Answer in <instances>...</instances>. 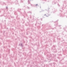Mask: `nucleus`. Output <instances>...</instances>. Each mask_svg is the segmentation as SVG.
Wrapping results in <instances>:
<instances>
[{
	"mask_svg": "<svg viewBox=\"0 0 67 67\" xmlns=\"http://www.w3.org/2000/svg\"><path fill=\"white\" fill-rule=\"evenodd\" d=\"M28 4H30V0H29L28 1Z\"/></svg>",
	"mask_w": 67,
	"mask_h": 67,
	"instance_id": "obj_1",
	"label": "nucleus"
},
{
	"mask_svg": "<svg viewBox=\"0 0 67 67\" xmlns=\"http://www.w3.org/2000/svg\"><path fill=\"white\" fill-rule=\"evenodd\" d=\"M48 15V16L46 15V16H47V17H48V16H49V15Z\"/></svg>",
	"mask_w": 67,
	"mask_h": 67,
	"instance_id": "obj_2",
	"label": "nucleus"
},
{
	"mask_svg": "<svg viewBox=\"0 0 67 67\" xmlns=\"http://www.w3.org/2000/svg\"><path fill=\"white\" fill-rule=\"evenodd\" d=\"M21 46L22 47H23V45H22V44H21Z\"/></svg>",
	"mask_w": 67,
	"mask_h": 67,
	"instance_id": "obj_3",
	"label": "nucleus"
},
{
	"mask_svg": "<svg viewBox=\"0 0 67 67\" xmlns=\"http://www.w3.org/2000/svg\"><path fill=\"white\" fill-rule=\"evenodd\" d=\"M38 4H36L35 5V6H36Z\"/></svg>",
	"mask_w": 67,
	"mask_h": 67,
	"instance_id": "obj_4",
	"label": "nucleus"
},
{
	"mask_svg": "<svg viewBox=\"0 0 67 67\" xmlns=\"http://www.w3.org/2000/svg\"><path fill=\"white\" fill-rule=\"evenodd\" d=\"M27 7V9H29V7Z\"/></svg>",
	"mask_w": 67,
	"mask_h": 67,
	"instance_id": "obj_5",
	"label": "nucleus"
},
{
	"mask_svg": "<svg viewBox=\"0 0 67 67\" xmlns=\"http://www.w3.org/2000/svg\"><path fill=\"white\" fill-rule=\"evenodd\" d=\"M30 13H32L31 12H30Z\"/></svg>",
	"mask_w": 67,
	"mask_h": 67,
	"instance_id": "obj_6",
	"label": "nucleus"
},
{
	"mask_svg": "<svg viewBox=\"0 0 67 67\" xmlns=\"http://www.w3.org/2000/svg\"><path fill=\"white\" fill-rule=\"evenodd\" d=\"M6 9H8V7H6Z\"/></svg>",
	"mask_w": 67,
	"mask_h": 67,
	"instance_id": "obj_7",
	"label": "nucleus"
},
{
	"mask_svg": "<svg viewBox=\"0 0 67 67\" xmlns=\"http://www.w3.org/2000/svg\"><path fill=\"white\" fill-rule=\"evenodd\" d=\"M46 14H45L44 15L45 16V15H46Z\"/></svg>",
	"mask_w": 67,
	"mask_h": 67,
	"instance_id": "obj_8",
	"label": "nucleus"
},
{
	"mask_svg": "<svg viewBox=\"0 0 67 67\" xmlns=\"http://www.w3.org/2000/svg\"><path fill=\"white\" fill-rule=\"evenodd\" d=\"M31 4V5H32V4Z\"/></svg>",
	"mask_w": 67,
	"mask_h": 67,
	"instance_id": "obj_9",
	"label": "nucleus"
},
{
	"mask_svg": "<svg viewBox=\"0 0 67 67\" xmlns=\"http://www.w3.org/2000/svg\"><path fill=\"white\" fill-rule=\"evenodd\" d=\"M56 22H57V21H56Z\"/></svg>",
	"mask_w": 67,
	"mask_h": 67,
	"instance_id": "obj_10",
	"label": "nucleus"
},
{
	"mask_svg": "<svg viewBox=\"0 0 67 67\" xmlns=\"http://www.w3.org/2000/svg\"><path fill=\"white\" fill-rule=\"evenodd\" d=\"M40 8H41V7H40Z\"/></svg>",
	"mask_w": 67,
	"mask_h": 67,
	"instance_id": "obj_11",
	"label": "nucleus"
},
{
	"mask_svg": "<svg viewBox=\"0 0 67 67\" xmlns=\"http://www.w3.org/2000/svg\"><path fill=\"white\" fill-rule=\"evenodd\" d=\"M31 0H30V1H31ZM33 0H32V1Z\"/></svg>",
	"mask_w": 67,
	"mask_h": 67,
	"instance_id": "obj_12",
	"label": "nucleus"
}]
</instances>
